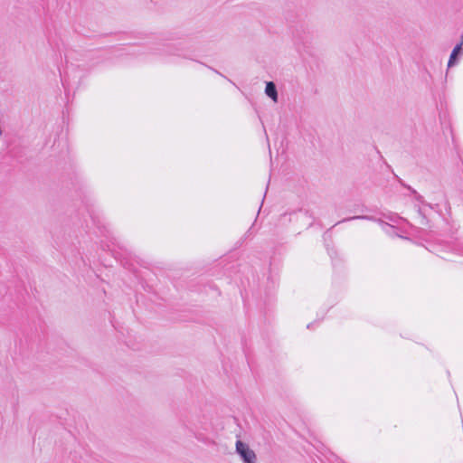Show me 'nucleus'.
I'll return each mask as SVG.
<instances>
[{
	"label": "nucleus",
	"instance_id": "f257e3e1",
	"mask_svg": "<svg viewBox=\"0 0 463 463\" xmlns=\"http://www.w3.org/2000/svg\"><path fill=\"white\" fill-rule=\"evenodd\" d=\"M399 182L403 185L404 187L408 188L411 193L414 195L415 203H414V209L417 213V222L421 226H427L428 225V219L425 212V207H429L432 209L431 205L430 203H427L424 201L423 196H421L420 194L417 193L416 190L411 188V186L405 185L402 180H399Z\"/></svg>",
	"mask_w": 463,
	"mask_h": 463
},
{
	"label": "nucleus",
	"instance_id": "f03ea898",
	"mask_svg": "<svg viewBox=\"0 0 463 463\" xmlns=\"http://www.w3.org/2000/svg\"><path fill=\"white\" fill-rule=\"evenodd\" d=\"M154 53L161 56L165 61H171V57L192 59L180 45L172 43L163 44L162 48L156 49Z\"/></svg>",
	"mask_w": 463,
	"mask_h": 463
},
{
	"label": "nucleus",
	"instance_id": "0eeeda50",
	"mask_svg": "<svg viewBox=\"0 0 463 463\" xmlns=\"http://www.w3.org/2000/svg\"><path fill=\"white\" fill-rule=\"evenodd\" d=\"M70 67L67 66L66 68V71H64V74L63 76L61 77V83H62V86L64 88V90H65V93H69V91L73 89L74 87V83L75 82H71V79H70Z\"/></svg>",
	"mask_w": 463,
	"mask_h": 463
},
{
	"label": "nucleus",
	"instance_id": "9b49d317",
	"mask_svg": "<svg viewBox=\"0 0 463 463\" xmlns=\"http://www.w3.org/2000/svg\"><path fill=\"white\" fill-rule=\"evenodd\" d=\"M459 254H463V249L461 250H458Z\"/></svg>",
	"mask_w": 463,
	"mask_h": 463
},
{
	"label": "nucleus",
	"instance_id": "20e7f679",
	"mask_svg": "<svg viewBox=\"0 0 463 463\" xmlns=\"http://www.w3.org/2000/svg\"><path fill=\"white\" fill-rule=\"evenodd\" d=\"M85 207L93 225L97 226L99 229H101L103 224L100 220L99 211L94 207L93 204H90L89 202L86 203Z\"/></svg>",
	"mask_w": 463,
	"mask_h": 463
},
{
	"label": "nucleus",
	"instance_id": "1a4fd4ad",
	"mask_svg": "<svg viewBox=\"0 0 463 463\" xmlns=\"http://www.w3.org/2000/svg\"><path fill=\"white\" fill-rule=\"evenodd\" d=\"M327 250H328V253L331 256V258H334L333 254H336V252L335 250H333L331 251L329 249H327Z\"/></svg>",
	"mask_w": 463,
	"mask_h": 463
},
{
	"label": "nucleus",
	"instance_id": "7ed1b4c3",
	"mask_svg": "<svg viewBox=\"0 0 463 463\" xmlns=\"http://www.w3.org/2000/svg\"><path fill=\"white\" fill-rule=\"evenodd\" d=\"M236 452L244 463H256V454L249 446L241 440L236 442Z\"/></svg>",
	"mask_w": 463,
	"mask_h": 463
},
{
	"label": "nucleus",
	"instance_id": "423d86ee",
	"mask_svg": "<svg viewBox=\"0 0 463 463\" xmlns=\"http://www.w3.org/2000/svg\"><path fill=\"white\" fill-rule=\"evenodd\" d=\"M265 94L269 97L274 102L278 101V90L276 84L273 81H268L265 87Z\"/></svg>",
	"mask_w": 463,
	"mask_h": 463
},
{
	"label": "nucleus",
	"instance_id": "6e6552de",
	"mask_svg": "<svg viewBox=\"0 0 463 463\" xmlns=\"http://www.w3.org/2000/svg\"><path fill=\"white\" fill-rule=\"evenodd\" d=\"M358 219H362V220H374L373 217H371V216H368V215H360V216H354V217H351V218H348V219H345L344 221H351V220H358Z\"/></svg>",
	"mask_w": 463,
	"mask_h": 463
},
{
	"label": "nucleus",
	"instance_id": "9d476101",
	"mask_svg": "<svg viewBox=\"0 0 463 463\" xmlns=\"http://www.w3.org/2000/svg\"><path fill=\"white\" fill-rule=\"evenodd\" d=\"M208 68H209V69H211V70H213L215 73H217V74H219V75H221V76L224 77V76H223L222 73H220L217 70L213 69V68H211V67H208Z\"/></svg>",
	"mask_w": 463,
	"mask_h": 463
},
{
	"label": "nucleus",
	"instance_id": "39448f33",
	"mask_svg": "<svg viewBox=\"0 0 463 463\" xmlns=\"http://www.w3.org/2000/svg\"><path fill=\"white\" fill-rule=\"evenodd\" d=\"M463 50V43L460 42L458 43L452 50L449 61H448V67H453L458 63V58L461 55Z\"/></svg>",
	"mask_w": 463,
	"mask_h": 463
}]
</instances>
